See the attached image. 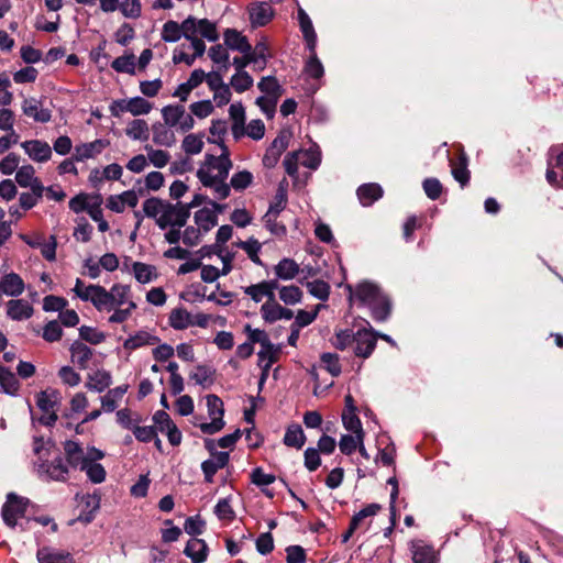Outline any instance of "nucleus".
I'll list each match as a JSON object with an SVG mask.
<instances>
[{
    "mask_svg": "<svg viewBox=\"0 0 563 563\" xmlns=\"http://www.w3.org/2000/svg\"><path fill=\"white\" fill-rule=\"evenodd\" d=\"M347 288L351 296L371 309L372 317L376 321L388 319L391 309L390 300L378 285L371 282H362L355 286L354 290L351 286Z\"/></svg>",
    "mask_w": 563,
    "mask_h": 563,
    "instance_id": "obj_1",
    "label": "nucleus"
},
{
    "mask_svg": "<svg viewBox=\"0 0 563 563\" xmlns=\"http://www.w3.org/2000/svg\"><path fill=\"white\" fill-rule=\"evenodd\" d=\"M232 167V162L220 161L218 165V176H211L205 172H197V177L205 187L212 189L217 199H225L230 195V186L225 183L229 172Z\"/></svg>",
    "mask_w": 563,
    "mask_h": 563,
    "instance_id": "obj_2",
    "label": "nucleus"
},
{
    "mask_svg": "<svg viewBox=\"0 0 563 563\" xmlns=\"http://www.w3.org/2000/svg\"><path fill=\"white\" fill-rule=\"evenodd\" d=\"M64 451L66 455V462L74 468L82 470V465L93 460H102L104 453L95 448H88L85 452L80 444L76 441L67 440L64 443Z\"/></svg>",
    "mask_w": 563,
    "mask_h": 563,
    "instance_id": "obj_3",
    "label": "nucleus"
},
{
    "mask_svg": "<svg viewBox=\"0 0 563 563\" xmlns=\"http://www.w3.org/2000/svg\"><path fill=\"white\" fill-rule=\"evenodd\" d=\"M34 471L42 481L65 482L68 475V467L60 455L53 460L48 457L42 461H34Z\"/></svg>",
    "mask_w": 563,
    "mask_h": 563,
    "instance_id": "obj_4",
    "label": "nucleus"
},
{
    "mask_svg": "<svg viewBox=\"0 0 563 563\" xmlns=\"http://www.w3.org/2000/svg\"><path fill=\"white\" fill-rule=\"evenodd\" d=\"M194 34H197V19L190 15L181 24L173 20L167 21L163 25L161 37L164 42L175 43L181 36L190 38Z\"/></svg>",
    "mask_w": 563,
    "mask_h": 563,
    "instance_id": "obj_5",
    "label": "nucleus"
},
{
    "mask_svg": "<svg viewBox=\"0 0 563 563\" xmlns=\"http://www.w3.org/2000/svg\"><path fill=\"white\" fill-rule=\"evenodd\" d=\"M131 288L128 285L114 284L110 290L101 287V302L99 311H111L114 308L122 307L123 305L132 301Z\"/></svg>",
    "mask_w": 563,
    "mask_h": 563,
    "instance_id": "obj_6",
    "label": "nucleus"
},
{
    "mask_svg": "<svg viewBox=\"0 0 563 563\" xmlns=\"http://www.w3.org/2000/svg\"><path fill=\"white\" fill-rule=\"evenodd\" d=\"M207 407L211 422L200 423L199 429L205 434H214L222 430L225 424L223 420V401L217 395H208Z\"/></svg>",
    "mask_w": 563,
    "mask_h": 563,
    "instance_id": "obj_7",
    "label": "nucleus"
},
{
    "mask_svg": "<svg viewBox=\"0 0 563 563\" xmlns=\"http://www.w3.org/2000/svg\"><path fill=\"white\" fill-rule=\"evenodd\" d=\"M27 505L29 499L20 497L14 493H9L1 510L4 523L10 528H14L18 523V519L25 516Z\"/></svg>",
    "mask_w": 563,
    "mask_h": 563,
    "instance_id": "obj_8",
    "label": "nucleus"
},
{
    "mask_svg": "<svg viewBox=\"0 0 563 563\" xmlns=\"http://www.w3.org/2000/svg\"><path fill=\"white\" fill-rule=\"evenodd\" d=\"M189 219V212L181 202H167L162 217L157 221V227L165 230L167 227L183 228Z\"/></svg>",
    "mask_w": 563,
    "mask_h": 563,
    "instance_id": "obj_9",
    "label": "nucleus"
},
{
    "mask_svg": "<svg viewBox=\"0 0 563 563\" xmlns=\"http://www.w3.org/2000/svg\"><path fill=\"white\" fill-rule=\"evenodd\" d=\"M377 336L372 329H360L355 332L353 352L356 356L367 358L376 347Z\"/></svg>",
    "mask_w": 563,
    "mask_h": 563,
    "instance_id": "obj_10",
    "label": "nucleus"
},
{
    "mask_svg": "<svg viewBox=\"0 0 563 563\" xmlns=\"http://www.w3.org/2000/svg\"><path fill=\"white\" fill-rule=\"evenodd\" d=\"M22 112L24 115L40 123H47L52 119L51 110L43 108L42 101L34 97L23 99Z\"/></svg>",
    "mask_w": 563,
    "mask_h": 563,
    "instance_id": "obj_11",
    "label": "nucleus"
},
{
    "mask_svg": "<svg viewBox=\"0 0 563 563\" xmlns=\"http://www.w3.org/2000/svg\"><path fill=\"white\" fill-rule=\"evenodd\" d=\"M278 288L277 279L263 280L258 284L251 285L244 288V294L250 296L255 302H261L264 297L268 300L274 299V291Z\"/></svg>",
    "mask_w": 563,
    "mask_h": 563,
    "instance_id": "obj_12",
    "label": "nucleus"
},
{
    "mask_svg": "<svg viewBox=\"0 0 563 563\" xmlns=\"http://www.w3.org/2000/svg\"><path fill=\"white\" fill-rule=\"evenodd\" d=\"M21 146L34 162L44 163L52 157V148L47 142L31 140L23 142Z\"/></svg>",
    "mask_w": 563,
    "mask_h": 563,
    "instance_id": "obj_13",
    "label": "nucleus"
},
{
    "mask_svg": "<svg viewBox=\"0 0 563 563\" xmlns=\"http://www.w3.org/2000/svg\"><path fill=\"white\" fill-rule=\"evenodd\" d=\"M229 457L230 456L228 452H214L212 453L211 459L201 463V470L207 483H213V476L219 470L228 465Z\"/></svg>",
    "mask_w": 563,
    "mask_h": 563,
    "instance_id": "obj_14",
    "label": "nucleus"
},
{
    "mask_svg": "<svg viewBox=\"0 0 563 563\" xmlns=\"http://www.w3.org/2000/svg\"><path fill=\"white\" fill-rule=\"evenodd\" d=\"M38 563H77L74 556L67 552L51 547H43L37 550Z\"/></svg>",
    "mask_w": 563,
    "mask_h": 563,
    "instance_id": "obj_15",
    "label": "nucleus"
},
{
    "mask_svg": "<svg viewBox=\"0 0 563 563\" xmlns=\"http://www.w3.org/2000/svg\"><path fill=\"white\" fill-rule=\"evenodd\" d=\"M250 21L253 27L264 26L267 24L273 15L274 11L268 2H256L249 8Z\"/></svg>",
    "mask_w": 563,
    "mask_h": 563,
    "instance_id": "obj_16",
    "label": "nucleus"
},
{
    "mask_svg": "<svg viewBox=\"0 0 563 563\" xmlns=\"http://www.w3.org/2000/svg\"><path fill=\"white\" fill-rule=\"evenodd\" d=\"M109 141L98 139L89 143H82L75 147L74 158L77 162H82L89 158H93L99 155L107 146Z\"/></svg>",
    "mask_w": 563,
    "mask_h": 563,
    "instance_id": "obj_17",
    "label": "nucleus"
},
{
    "mask_svg": "<svg viewBox=\"0 0 563 563\" xmlns=\"http://www.w3.org/2000/svg\"><path fill=\"white\" fill-rule=\"evenodd\" d=\"M25 288L23 279L16 273L5 274L0 279V298L2 295L19 297Z\"/></svg>",
    "mask_w": 563,
    "mask_h": 563,
    "instance_id": "obj_18",
    "label": "nucleus"
},
{
    "mask_svg": "<svg viewBox=\"0 0 563 563\" xmlns=\"http://www.w3.org/2000/svg\"><path fill=\"white\" fill-rule=\"evenodd\" d=\"M232 120V135L235 140L241 139L245 134V109L241 102L232 103L229 109Z\"/></svg>",
    "mask_w": 563,
    "mask_h": 563,
    "instance_id": "obj_19",
    "label": "nucleus"
},
{
    "mask_svg": "<svg viewBox=\"0 0 563 563\" xmlns=\"http://www.w3.org/2000/svg\"><path fill=\"white\" fill-rule=\"evenodd\" d=\"M282 349V344H277L276 349L258 352V365L262 368L260 385L264 384L267 379L272 365L276 363L280 356Z\"/></svg>",
    "mask_w": 563,
    "mask_h": 563,
    "instance_id": "obj_20",
    "label": "nucleus"
},
{
    "mask_svg": "<svg viewBox=\"0 0 563 563\" xmlns=\"http://www.w3.org/2000/svg\"><path fill=\"white\" fill-rule=\"evenodd\" d=\"M7 314L12 320H26L33 314V307L23 299H11L7 303Z\"/></svg>",
    "mask_w": 563,
    "mask_h": 563,
    "instance_id": "obj_21",
    "label": "nucleus"
},
{
    "mask_svg": "<svg viewBox=\"0 0 563 563\" xmlns=\"http://www.w3.org/2000/svg\"><path fill=\"white\" fill-rule=\"evenodd\" d=\"M114 104L120 107L121 111L130 112L133 115L147 114L152 110V103L142 97H134L128 101H115Z\"/></svg>",
    "mask_w": 563,
    "mask_h": 563,
    "instance_id": "obj_22",
    "label": "nucleus"
},
{
    "mask_svg": "<svg viewBox=\"0 0 563 563\" xmlns=\"http://www.w3.org/2000/svg\"><path fill=\"white\" fill-rule=\"evenodd\" d=\"M70 357L71 362L76 364L80 369L88 367L89 361L92 357V350L81 341H75L70 345Z\"/></svg>",
    "mask_w": 563,
    "mask_h": 563,
    "instance_id": "obj_23",
    "label": "nucleus"
},
{
    "mask_svg": "<svg viewBox=\"0 0 563 563\" xmlns=\"http://www.w3.org/2000/svg\"><path fill=\"white\" fill-rule=\"evenodd\" d=\"M111 374L108 371L98 369L88 374L85 387L91 391L102 393L111 385Z\"/></svg>",
    "mask_w": 563,
    "mask_h": 563,
    "instance_id": "obj_24",
    "label": "nucleus"
},
{
    "mask_svg": "<svg viewBox=\"0 0 563 563\" xmlns=\"http://www.w3.org/2000/svg\"><path fill=\"white\" fill-rule=\"evenodd\" d=\"M184 553L192 563H202L208 556V545L202 539L192 538L187 542Z\"/></svg>",
    "mask_w": 563,
    "mask_h": 563,
    "instance_id": "obj_25",
    "label": "nucleus"
},
{
    "mask_svg": "<svg viewBox=\"0 0 563 563\" xmlns=\"http://www.w3.org/2000/svg\"><path fill=\"white\" fill-rule=\"evenodd\" d=\"M274 273L277 280H291L300 273V267L295 260L284 257L275 265Z\"/></svg>",
    "mask_w": 563,
    "mask_h": 563,
    "instance_id": "obj_26",
    "label": "nucleus"
},
{
    "mask_svg": "<svg viewBox=\"0 0 563 563\" xmlns=\"http://www.w3.org/2000/svg\"><path fill=\"white\" fill-rule=\"evenodd\" d=\"M223 37L225 46L233 51H238L244 54L251 49V44L249 43L246 36L242 35L234 29H228L224 32Z\"/></svg>",
    "mask_w": 563,
    "mask_h": 563,
    "instance_id": "obj_27",
    "label": "nucleus"
},
{
    "mask_svg": "<svg viewBox=\"0 0 563 563\" xmlns=\"http://www.w3.org/2000/svg\"><path fill=\"white\" fill-rule=\"evenodd\" d=\"M298 21H299L300 30L303 34V38L307 43L308 49H309V52H313V48H316V45H317V34L314 32V29H313V25H312V22H311L309 15L302 9L298 10Z\"/></svg>",
    "mask_w": 563,
    "mask_h": 563,
    "instance_id": "obj_28",
    "label": "nucleus"
},
{
    "mask_svg": "<svg viewBox=\"0 0 563 563\" xmlns=\"http://www.w3.org/2000/svg\"><path fill=\"white\" fill-rule=\"evenodd\" d=\"M383 196V189L378 184H364L357 189V197L363 206H371Z\"/></svg>",
    "mask_w": 563,
    "mask_h": 563,
    "instance_id": "obj_29",
    "label": "nucleus"
},
{
    "mask_svg": "<svg viewBox=\"0 0 563 563\" xmlns=\"http://www.w3.org/2000/svg\"><path fill=\"white\" fill-rule=\"evenodd\" d=\"M411 553L413 563H435L433 548L421 541L411 543Z\"/></svg>",
    "mask_w": 563,
    "mask_h": 563,
    "instance_id": "obj_30",
    "label": "nucleus"
},
{
    "mask_svg": "<svg viewBox=\"0 0 563 563\" xmlns=\"http://www.w3.org/2000/svg\"><path fill=\"white\" fill-rule=\"evenodd\" d=\"M128 388V385H121L108 390V393L101 397L102 410L106 412L114 411L118 407V401L124 396Z\"/></svg>",
    "mask_w": 563,
    "mask_h": 563,
    "instance_id": "obj_31",
    "label": "nucleus"
},
{
    "mask_svg": "<svg viewBox=\"0 0 563 563\" xmlns=\"http://www.w3.org/2000/svg\"><path fill=\"white\" fill-rule=\"evenodd\" d=\"M132 272L135 279L141 284H147L157 278L156 267L142 262H134Z\"/></svg>",
    "mask_w": 563,
    "mask_h": 563,
    "instance_id": "obj_32",
    "label": "nucleus"
},
{
    "mask_svg": "<svg viewBox=\"0 0 563 563\" xmlns=\"http://www.w3.org/2000/svg\"><path fill=\"white\" fill-rule=\"evenodd\" d=\"M306 435L302 428L297 424H290L284 435V443L287 446L301 449L305 445Z\"/></svg>",
    "mask_w": 563,
    "mask_h": 563,
    "instance_id": "obj_33",
    "label": "nucleus"
},
{
    "mask_svg": "<svg viewBox=\"0 0 563 563\" xmlns=\"http://www.w3.org/2000/svg\"><path fill=\"white\" fill-rule=\"evenodd\" d=\"M125 134L132 140L145 141L150 135L148 124L143 119H134L128 124Z\"/></svg>",
    "mask_w": 563,
    "mask_h": 563,
    "instance_id": "obj_34",
    "label": "nucleus"
},
{
    "mask_svg": "<svg viewBox=\"0 0 563 563\" xmlns=\"http://www.w3.org/2000/svg\"><path fill=\"white\" fill-rule=\"evenodd\" d=\"M158 341L157 336L150 334L146 331H139L135 335L128 338L123 346L126 350H135L144 345H153Z\"/></svg>",
    "mask_w": 563,
    "mask_h": 563,
    "instance_id": "obj_35",
    "label": "nucleus"
},
{
    "mask_svg": "<svg viewBox=\"0 0 563 563\" xmlns=\"http://www.w3.org/2000/svg\"><path fill=\"white\" fill-rule=\"evenodd\" d=\"M191 316L184 308H176L170 311L169 324L175 330H184L192 325Z\"/></svg>",
    "mask_w": 563,
    "mask_h": 563,
    "instance_id": "obj_36",
    "label": "nucleus"
},
{
    "mask_svg": "<svg viewBox=\"0 0 563 563\" xmlns=\"http://www.w3.org/2000/svg\"><path fill=\"white\" fill-rule=\"evenodd\" d=\"M195 223L203 232L210 231L218 222L217 214L207 208H202L195 212Z\"/></svg>",
    "mask_w": 563,
    "mask_h": 563,
    "instance_id": "obj_37",
    "label": "nucleus"
},
{
    "mask_svg": "<svg viewBox=\"0 0 563 563\" xmlns=\"http://www.w3.org/2000/svg\"><path fill=\"white\" fill-rule=\"evenodd\" d=\"M167 202L156 197L148 198L143 202V212L147 218H153L157 222Z\"/></svg>",
    "mask_w": 563,
    "mask_h": 563,
    "instance_id": "obj_38",
    "label": "nucleus"
},
{
    "mask_svg": "<svg viewBox=\"0 0 563 563\" xmlns=\"http://www.w3.org/2000/svg\"><path fill=\"white\" fill-rule=\"evenodd\" d=\"M221 159H223L224 162H231V159L229 158V151L224 145H222V153L219 156L208 155L206 157L205 165L201 166L198 169V172H205L206 174H210L211 176H218V165L220 164Z\"/></svg>",
    "mask_w": 563,
    "mask_h": 563,
    "instance_id": "obj_39",
    "label": "nucleus"
},
{
    "mask_svg": "<svg viewBox=\"0 0 563 563\" xmlns=\"http://www.w3.org/2000/svg\"><path fill=\"white\" fill-rule=\"evenodd\" d=\"M245 331L249 333V340L253 343H260L261 351H269L276 349L277 344H273L268 338V334L264 330L252 329L250 324L245 325Z\"/></svg>",
    "mask_w": 563,
    "mask_h": 563,
    "instance_id": "obj_40",
    "label": "nucleus"
},
{
    "mask_svg": "<svg viewBox=\"0 0 563 563\" xmlns=\"http://www.w3.org/2000/svg\"><path fill=\"white\" fill-rule=\"evenodd\" d=\"M99 460H93L82 465V470L86 472L87 477L93 484H100L104 482L107 472L104 467L98 463Z\"/></svg>",
    "mask_w": 563,
    "mask_h": 563,
    "instance_id": "obj_41",
    "label": "nucleus"
},
{
    "mask_svg": "<svg viewBox=\"0 0 563 563\" xmlns=\"http://www.w3.org/2000/svg\"><path fill=\"white\" fill-rule=\"evenodd\" d=\"M117 421L118 423L128 430H133L136 424L141 423L143 421L142 417L136 413L132 412L128 408H123L117 411Z\"/></svg>",
    "mask_w": 563,
    "mask_h": 563,
    "instance_id": "obj_42",
    "label": "nucleus"
},
{
    "mask_svg": "<svg viewBox=\"0 0 563 563\" xmlns=\"http://www.w3.org/2000/svg\"><path fill=\"white\" fill-rule=\"evenodd\" d=\"M279 290V299L289 306L299 303L302 299V291L295 285L282 286L277 288Z\"/></svg>",
    "mask_w": 563,
    "mask_h": 563,
    "instance_id": "obj_43",
    "label": "nucleus"
},
{
    "mask_svg": "<svg viewBox=\"0 0 563 563\" xmlns=\"http://www.w3.org/2000/svg\"><path fill=\"white\" fill-rule=\"evenodd\" d=\"M184 107L179 104H168L162 109V117L166 125L173 128L180 122Z\"/></svg>",
    "mask_w": 563,
    "mask_h": 563,
    "instance_id": "obj_44",
    "label": "nucleus"
},
{
    "mask_svg": "<svg viewBox=\"0 0 563 563\" xmlns=\"http://www.w3.org/2000/svg\"><path fill=\"white\" fill-rule=\"evenodd\" d=\"M452 175L462 187L467 185L470 180V172L467 169V158L465 154H461L459 162L452 164Z\"/></svg>",
    "mask_w": 563,
    "mask_h": 563,
    "instance_id": "obj_45",
    "label": "nucleus"
},
{
    "mask_svg": "<svg viewBox=\"0 0 563 563\" xmlns=\"http://www.w3.org/2000/svg\"><path fill=\"white\" fill-rule=\"evenodd\" d=\"M286 180L284 179L276 191L274 197V201L271 203L268 211L266 213L278 216L287 205V191L285 188Z\"/></svg>",
    "mask_w": 563,
    "mask_h": 563,
    "instance_id": "obj_46",
    "label": "nucleus"
},
{
    "mask_svg": "<svg viewBox=\"0 0 563 563\" xmlns=\"http://www.w3.org/2000/svg\"><path fill=\"white\" fill-rule=\"evenodd\" d=\"M111 67L118 73H125L129 75L135 74V56L134 54H126L123 56L117 57Z\"/></svg>",
    "mask_w": 563,
    "mask_h": 563,
    "instance_id": "obj_47",
    "label": "nucleus"
},
{
    "mask_svg": "<svg viewBox=\"0 0 563 563\" xmlns=\"http://www.w3.org/2000/svg\"><path fill=\"white\" fill-rule=\"evenodd\" d=\"M238 246L245 251L249 258L256 265H263L258 253L262 249V244L254 238H250L246 241H240Z\"/></svg>",
    "mask_w": 563,
    "mask_h": 563,
    "instance_id": "obj_48",
    "label": "nucleus"
},
{
    "mask_svg": "<svg viewBox=\"0 0 563 563\" xmlns=\"http://www.w3.org/2000/svg\"><path fill=\"white\" fill-rule=\"evenodd\" d=\"M363 442L364 434H343L340 439L339 448L343 454L351 455Z\"/></svg>",
    "mask_w": 563,
    "mask_h": 563,
    "instance_id": "obj_49",
    "label": "nucleus"
},
{
    "mask_svg": "<svg viewBox=\"0 0 563 563\" xmlns=\"http://www.w3.org/2000/svg\"><path fill=\"white\" fill-rule=\"evenodd\" d=\"M306 287L311 296L322 301L327 300L330 295V285L321 279L307 282Z\"/></svg>",
    "mask_w": 563,
    "mask_h": 563,
    "instance_id": "obj_50",
    "label": "nucleus"
},
{
    "mask_svg": "<svg viewBox=\"0 0 563 563\" xmlns=\"http://www.w3.org/2000/svg\"><path fill=\"white\" fill-rule=\"evenodd\" d=\"M81 504L85 505V508L88 510V514L85 516L84 511L79 515V519L84 520L86 522L91 521L93 514L99 509L100 507V497L96 494H88L81 497Z\"/></svg>",
    "mask_w": 563,
    "mask_h": 563,
    "instance_id": "obj_51",
    "label": "nucleus"
},
{
    "mask_svg": "<svg viewBox=\"0 0 563 563\" xmlns=\"http://www.w3.org/2000/svg\"><path fill=\"white\" fill-rule=\"evenodd\" d=\"M258 89L267 95L266 97L277 100L280 96V86L273 76L262 78L257 85Z\"/></svg>",
    "mask_w": 563,
    "mask_h": 563,
    "instance_id": "obj_52",
    "label": "nucleus"
},
{
    "mask_svg": "<svg viewBox=\"0 0 563 563\" xmlns=\"http://www.w3.org/2000/svg\"><path fill=\"white\" fill-rule=\"evenodd\" d=\"M380 508L382 506L379 504H369L365 506L352 517V529H358L366 518L374 517L380 510Z\"/></svg>",
    "mask_w": 563,
    "mask_h": 563,
    "instance_id": "obj_53",
    "label": "nucleus"
},
{
    "mask_svg": "<svg viewBox=\"0 0 563 563\" xmlns=\"http://www.w3.org/2000/svg\"><path fill=\"white\" fill-rule=\"evenodd\" d=\"M208 54L213 63L222 65L221 68L223 71H227L229 69L230 63L227 47L220 44L211 46L209 48Z\"/></svg>",
    "mask_w": 563,
    "mask_h": 563,
    "instance_id": "obj_54",
    "label": "nucleus"
},
{
    "mask_svg": "<svg viewBox=\"0 0 563 563\" xmlns=\"http://www.w3.org/2000/svg\"><path fill=\"white\" fill-rule=\"evenodd\" d=\"M119 10L124 18L137 19L142 14V4L140 0H121Z\"/></svg>",
    "mask_w": 563,
    "mask_h": 563,
    "instance_id": "obj_55",
    "label": "nucleus"
},
{
    "mask_svg": "<svg viewBox=\"0 0 563 563\" xmlns=\"http://www.w3.org/2000/svg\"><path fill=\"white\" fill-rule=\"evenodd\" d=\"M175 134L169 129L159 125L154 126L153 142L157 145L172 146L175 143Z\"/></svg>",
    "mask_w": 563,
    "mask_h": 563,
    "instance_id": "obj_56",
    "label": "nucleus"
},
{
    "mask_svg": "<svg viewBox=\"0 0 563 563\" xmlns=\"http://www.w3.org/2000/svg\"><path fill=\"white\" fill-rule=\"evenodd\" d=\"M197 33L210 42H216L219 38L216 24L208 19L197 20Z\"/></svg>",
    "mask_w": 563,
    "mask_h": 563,
    "instance_id": "obj_57",
    "label": "nucleus"
},
{
    "mask_svg": "<svg viewBox=\"0 0 563 563\" xmlns=\"http://www.w3.org/2000/svg\"><path fill=\"white\" fill-rule=\"evenodd\" d=\"M253 78L247 71L235 73L232 76L230 85L236 92H244L253 86Z\"/></svg>",
    "mask_w": 563,
    "mask_h": 563,
    "instance_id": "obj_58",
    "label": "nucleus"
},
{
    "mask_svg": "<svg viewBox=\"0 0 563 563\" xmlns=\"http://www.w3.org/2000/svg\"><path fill=\"white\" fill-rule=\"evenodd\" d=\"M0 385L4 393L14 394L18 390L19 382L12 372L0 367Z\"/></svg>",
    "mask_w": 563,
    "mask_h": 563,
    "instance_id": "obj_59",
    "label": "nucleus"
},
{
    "mask_svg": "<svg viewBox=\"0 0 563 563\" xmlns=\"http://www.w3.org/2000/svg\"><path fill=\"white\" fill-rule=\"evenodd\" d=\"M342 422L344 428L347 431L353 432L354 434H364L362 423L360 418L356 415V411H343L342 413Z\"/></svg>",
    "mask_w": 563,
    "mask_h": 563,
    "instance_id": "obj_60",
    "label": "nucleus"
},
{
    "mask_svg": "<svg viewBox=\"0 0 563 563\" xmlns=\"http://www.w3.org/2000/svg\"><path fill=\"white\" fill-rule=\"evenodd\" d=\"M101 287L100 285H89L77 297L82 301H90L97 310H100Z\"/></svg>",
    "mask_w": 563,
    "mask_h": 563,
    "instance_id": "obj_61",
    "label": "nucleus"
},
{
    "mask_svg": "<svg viewBox=\"0 0 563 563\" xmlns=\"http://www.w3.org/2000/svg\"><path fill=\"white\" fill-rule=\"evenodd\" d=\"M261 313L266 322L273 323L279 320L280 305L276 302L275 298L273 300H267L262 305Z\"/></svg>",
    "mask_w": 563,
    "mask_h": 563,
    "instance_id": "obj_62",
    "label": "nucleus"
},
{
    "mask_svg": "<svg viewBox=\"0 0 563 563\" xmlns=\"http://www.w3.org/2000/svg\"><path fill=\"white\" fill-rule=\"evenodd\" d=\"M305 73L314 79H319L323 76V66L321 62L318 59L316 54V48H313V52H310V57L305 66Z\"/></svg>",
    "mask_w": 563,
    "mask_h": 563,
    "instance_id": "obj_63",
    "label": "nucleus"
},
{
    "mask_svg": "<svg viewBox=\"0 0 563 563\" xmlns=\"http://www.w3.org/2000/svg\"><path fill=\"white\" fill-rule=\"evenodd\" d=\"M34 175L35 169L32 165H23L18 169L15 180L21 187L27 188L37 178Z\"/></svg>",
    "mask_w": 563,
    "mask_h": 563,
    "instance_id": "obj_64",
    "label": "nucleus"
}]
</instances>
